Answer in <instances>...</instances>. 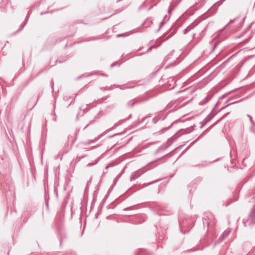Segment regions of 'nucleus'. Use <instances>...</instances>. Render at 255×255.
Returning a JSON list of instances; mask_svg holds the SVG:
<instances>
[{"label":"nucleus","mask_w":255,"mask_h":255,"mask_svg":"<svg viewBox=\"0 0 255 255\" xmlns=\"http://www.w3.org/2000/svg\"><path fill=\"white\" fill-rule=\"evenodd\" d=\"M252 214L253 215H255V211L252 213Z\"/></svg>","instance_id":"nucleus-1"},{"label":"nucleus","mask_w":255,"mask_h":255,"mask_svg":"<svg viewBox=\"0 0 255 255\" xmlns=\"http://www.w3.org/2000/svg\"><path fill=\"white\" fill-rule=\"evenodd\" d=\"M94 165V164H93V163H89V164H88V165H89V166H90V165Z\"/></svg>","instance_id":"nucleus-2"},{"label":"nucleus","mask_w":255,"mask_h":255,"mask_svg":"<svg viewBox=\"0 0 255 255\" xmlns=\"http://www.w3.org/2000/svg\"><path fill=\"white\" fill-rule=\"evenodd\" d=\"M171 11V9L169 10V13H170Z\"/></svg>","instance_id":"nucleus-3"}]
</instances>
